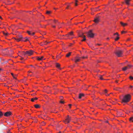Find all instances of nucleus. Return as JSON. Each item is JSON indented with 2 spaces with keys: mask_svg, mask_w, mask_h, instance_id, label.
I'll list each match as a JSON object with an SVG mask.
<instances>
[{
  "mask_svg": "<svg viewBox=\"0 0 133 133\" xmlns=\"http://www.w3.org/2000/svg\"><path fill=\"white\" fill-rule=\"evenodd\" d=\"M14 38L15 40H16L17 42H19L20 41H22V40H21L19 39L18 38Z\"/></svg>",
  "mask_w": 133,
  "mask_h": 133,
  "instance_id": "obj_24",
  "label": "nucleus"
},
{
  "mask_svg": "<svg viewBox=\"0 0 133 133\" xmlns=\"http://www.w3.org/2000/svg\"><path fill=\"white\" fill-rule=\"evenodd\" d=\"M3 34L5 36H7L8 35V33H5L4 32H3Z\"/></svg>",
  "mask_w": 133,
  "mask_h": 133,
  "instance_id": "obj_26",
  "label": "nucleus"
},
{
  "mask_svg": "<svg viewBox=\"0 0 133 133\" xmlns=\"http://www.w3.org/2000/svg\"><path fill=\"white\" fill-rule=\"evenodd\" d=\"M2 70V69L0 68V70Z\"/></svg>",
  "mask_w": 133,
  "mask_h": 133,
  "instance_id": "obj_55",
  "label": "nucleus"
},
{
  "mask_svg": "<svg viewBox=\"0 0 133 133\" xmlns=\"http://www.w3.org/2000/svg\"><path fill=\"white\" fill-rule=\"evenodd\" d=\"M69 6H68L66 8V9H68Z\"/></svg>",
  "mask_w": 133,
  "mask_h": 133,
  "instance_id": "obj_50",
  "label": "nucleus"
},
{
  "mask_svg": "<svg viewBox=\"0 0 133 133\" xmlns=\"http://www.w3.org/2000/svg\"><path fill=\"white\" fill-rule=\"evenodd\" d=\"M99 21V18L96 17L95 18L94 21L96 23H98Z\"/></svg>",
  "mask_w": 133,
  "mask_h": 133,
  "instance_id": "obj_11",
  "label": "nucleus"
},
{
  "mask_svg": "<svg viewBox=\"0 0 133 133\" xmlns=\"http://www.w3.org/2000/svg\"><path fill=\"white\" fill-rule=\"evenodd\" d=\"M98 77L100 79L102 80H104V79L102 78V76L99 75Z\"/></svg>",
  "mask_w": 133,
  "mask_h": 133,
  "instance_id": "obj_23",
  "label": "nucleus"
},
{
  "mask_svg": "<svg viewBox=\"0 0 133 133\" xmlns=\"http://www.w3.org/2000/svg\"><path fill=\"white\" fill-rule=\"evenodd\" d=\"M7 50L6 49H5L3 50V51H4L5 50Z\"/></svg>",
  "mask_w": 133,
  "mask_h": 133,
  "instance_id": "obj_49",
  "label": "nucleus"
},
{
  "mask_svg": "<svg viewBox=\"0 0 133 133\" xmlns=\"http://www.w3.org/2000/svg\"><path fill=\"white\" fill-rule=\"evenodd\" d=\"M34 106L36 108H40V106L38 104H35Z\"/></svg>",
  "mask_w": 133,
  "mask_h": 133,
  "instance_id": "obj_21",
  "label": "nucleus"
},
{
  "mask_svg": "<svg viewBox=\"0 0 133 133\" xmlns=\"http://www.w3.org/2000/svg\"><path fill=\"white\" fill-rule=\"evenodd\" d=\"M14 78V79H16V77L14 76H13Z\"/></svg>",
  "mask_w": 133,
  "mask_h": 133,
  "instance_id": "obj_45",
  "label": "nucleus"
},
{
  "mask_svg": "<svg viewBox=\"0 0 133 133\" xmlns=\"http://www.w3.org/2000/svg\"><path fill=\"white\" fill-rule=\"evenodd\" d=\"M131 107H132V108L133 109V105H131Z\"/></svg>",
  "mask_w": 133,
  "mask_h": 133,
  "instance_id": "obj_51",
  "label": "nucleus"
},
{
  "mask_svg": "<svg viewBox=\"0 0 133 133\" xmlns=\"http://www.w3.org/2000/svg\"><path fill=\"white\" fill-rule=\"evenodd\" d=\"M44 57L43 56H42L40 57H37V59L39 61H41L43 59Z\"/></svg>",
  "mask_w": 133,
  "mask_h": 133,
  "instance_id": "obj_12",
  "label": "nucleus"
},
{
  "mask_svg": "<svg viewBox=\"0 0 133 133\" xmlns=\"http://www.w3.org/2000/svg\"><path fill=\"white\" fill-rule=\"evenodd\" d=\"M52 26L53 28H55L56 27V26L55 25H52Z\"/></svg>",
  "mask_w": 133,
  "mask_h": 133,
  "instance_id": "obj_44",
  "label": "nucleus"
},
{
  "mask_svg": "<svg viewBox=\"0 0 133 133\" xmlns=\"http://www.w3.org/2000/svg\"><path fill=\"white\" fill-rule=\"evenodd\" d=\"M30 66H31L34 67L32 65H31Z\"/></svg>",
  "mask_w": 133,
  "mask_h": 133,
  "instance_id": "obj_61",
  "label": "nucleus"
},
{
  "mask_svg": "<svg viewBox=\"0 0 133 133\" xmlns=\"http://www.w3.org/2000/svg\"><path fill=\"white\" fill-rule=\"evenodd\" d=\"M71 52H69V53L66 54V57H69L71 55Z\"/></svg>",
  "mask_w": 133,
  "mask_h": 133,
  "instance_id": "obj_19",
  "label": "nucleus"
},
{
  "mask_svg": "<svg viewBox=\"0 0 133 133\" xmlns=\"http://www.w3.org/2000/svg\"><path fill=\"white\" fill-rule=\"evenodd\" d=\"M23 59V57H21V60H22V59Z\"/></svg>",
  "mask_w": 133,
  "mask_h": 133,
  "instance_id": "obj_52",
  "label": "nucleus"
},
{
  "mask_svg": "<svg viewBox=\"0 0 133 133\" xmlns=\"http://www.w3.org/2000/svg\"><path fill=\"white\" fill-rule=\"evenodd\" d=\"M11 112L10 111H8L4 114V116L6 117H8L11 115Z\"/></svg>",
  "mask_w": 133,
  "mask_h": 133,
  "instance_id": "obj_8",
  "label": "nucleus"
},
{
  "mask_svg": "<svg viewBox=\"0 0 133 133\" xmlns=\"http://www.w3.org/2000/svg\"><path fill=\"white\" fill-rule=\"evenodd\" d=\"M58 133H61V131H59V132Z\"/></svg>",
  "mask_w": 133,
  "mask_h": 133,
  "instance_id": "obj_57",
  "label": "nucleus"
},
{
  "mask_svg": "<svg viewBox=\"0 0 133 133\" xmlns=\"http://www.w3.org/2000/svg\"><path fill=\"white\" fill-rule=\"evenodd\" d=\"M8 53H10V52H9V51H8Z\"/></svg>",
  "mask_w": 133,
  "mask_h": 133,
  "instance_id": "obj_64",
  "label": "nucleus"
},
{
  "mask_svg": "<svg viewBox=\"0 0 133 133\" xmlns=\"http://www.w3.org/2000/svg\"><path fill=\"white\" fill-rule=\"evenodd\" d=\"M71 105H71V104H69V107H70H70H71Z\"/></svg>",
  "mask_w": 133,
  "mask_h": 133,
  "instance_id": "obj_47",
  "label": "nucleus"
},
{
  "mask_svg": "<svg viewBox=\"0 0 133 133\" xmlns=\"http://www.w3.org/2000/svg\"><path fill=\"white\" fill-rule=\"evenodd\" d=\"M126 4H129V2L130 0H124Z\"/></svg>",
  "mask_w": 133,
  "mask_h": 133,
  "instance_id": "obj_18",
  "label": "nucleus"
},
{
  "mask_svg": "<svg viewBox=\"0 0 133 133\" xmlns=\"http://www.w3.org/2000/svg\"><path fill=\"white\" fill-rule=\"evenodd\" d=\"M50 43V42H47V44H48V43Z\"/></svg>",
  "mask_w": 133,
  "mask_h": 133,
  "instance_id": "obj_53",
  "label": "nucleus"
},
{
  "mask_svg": "<svg viewBox=\"0 0 133 133\" xmlns=\"http://www.w3.org/2000/svg\"><path fill=\"white\" fill-rule=\"evenodd\" d=\"M126 103H123L124 104V105Z\"/></svg>",
  "mask_w": 133,
  "mask_h": 133,
  "instance_id": "obj_56",
  "label": "nucleus"
},
{
  "mask_svg": "<svg viewBox=\"0 0 133 133\" xmlns=\"http://www.w3.org/2000/svg\"><path fill=\"white\" fill-rule=\"evenodd\" d=\"M11 75H12L13 76H14V74L12 73H11Z\"/></svg>",
  "mask_w": 133,
  "mask_h": 133,
  "instance_id": "obj_46",
  "label": "nucleus"
},
{
  "mask_svg": "<svg viewBox=\"0 0 133 133\" xmlns=\"http://www.w3.org/2000/svg\"><path fill=\"white\" fill-rule=\"evenodd\" d=\"M116 82L117 83V81H116Z\"/></svg>",
  "mask_w": 133,
  "mask_h": 133,
  "instance_id": "obj_63",
  "label": "nucleus"
},
{
  "mask_svg": "<svg viewBox=\"0 0 133 133\" xmlns=\"http://www.w3.org/2000/svg\"><path fill=\"white\" fill-rule=\"evenodd\" d=\"M92 30H90L86 33L87 36L88 37L93 38L94 36V34L92 32Z\"/></svg>",
  "mask_w": 133,
  "mask_h": 133,
  "instance_id": "obj_2",
  "label": "nucleus"
},
{
  "mask_svg": "<svg viewBox=\"0 0 133 133\" xmlns=\"http://www.w3.org/2000/svg\"><path fill=\"white\" fill-rule=\"evenodd\" d=\"M114 89L115 90H118V88H116V89Z\"/></svg>",
  "mask_w": 133,
  "mask_h": 133,
  "instance_id": "obj_48",
  "label": "nucleus"
},
{
  "mask_svg": "<svg viewBox=\"0 0 133 133\" xmlns=\"http://www.w3.org/2000/svg\"><path fill=\"white\" fill-rule=\"evenodd\" d=\"M121 24L123 26H125L127 25V24L126 23H124L122 22H120Z\"/></svg>",
  "mask_w": 133,
  "mask_h": 133,
  "instance_id": "obj_17",
  "label": "nucleus"
},
{
  "mask_svg": "<svg viewBox=\"0 0 133 133\" xmlns=\"http://www.w3.org/2000/svg\"><path fill=\"white\" fill-rule=\"evenodd\" d=\"M21 54L22 55H26V51H22L21 52Z\"/></svg>",
  "mask_w": 133,
  "mask_h": 133,
  "instance_id": "obj_20",
  "label": "nucleus"
},
{
  "mask_svg": "<svg viewBox=\"0 0 133 133\" xmlns=\"http://www.w3.org/2000/svg\"><path fill=\"white\" fill-rule=\"evenodd\" d=\"M132 65H128V66H126L122 68V70L123 71H125L127 69L130 68L132 66Z\"/></svg>",
  "mask_w": 133,
  "mask_h": 133,
  "instance_id": "obj_5",
  "label": "nucleus"
},
{
  "mask_svg": "<svg viewBox=\"0 0 133 133\" xmlns=\"http://www.w3.org/2000/svg\"><path fill=\"white\" fill-rule=\"evenodd\" d=\"M132 88H133V86H131V85L130 86V89H131Z\"/></svg>",
  "mask_w": 133,
  "mask_h": 133,
  "instance_id": "obj_40",
  "label": "nucleus"
},
{
  "mask_svg": "<svg viewBox=\"0 0 133 133\" xmlns=\"http://www.w3.org/2000/svg\"><path fill=\"white\" fill-rule=\"evenodd\" d=\"M106 95V96H109V94Z\"/></svg>",
  "mask_w": 133,
  "mask_h": 133,
  "instance_id": "obj_62",
  "label": "nucleus"
},
{
  "mask_svg": "<svg viewBox=\"0 0 133 133\" xmlns=\"http://www.w3.org/2000/svg\"><path fill=\"white\" fill-rule=\"evenodd\" d=\"M119 37H117V38H116L115 39V41H117L119 39Z\"/></svg>",
  "mask_w": 133,
  "mask_h": 133,
  "instance_id": "obj_34",
  "label": "nucleus"
},
{
  "mask_svg": "<svg viewBox=\"0 0 133 133\" xmlns=\"http://www.w3.org/2000/svg\"><path fill=\"white\" fill-rule=\"evenodd\" d=\"M71 120V117H70L69 115H68L66 118L65 121L64 122L65 124H67L70 122V121Z\"/></svg>",
  "mask_w": 133,
  "mask_h": 133,
  "instance_id": "obj_4",
  "label": "nucleus"
},
{
  "mask_svg": "<svg viewBox=\"0 0 133 133\" xmlns=\"http://www.w3.org/2000/svg\"><path fill=\"white\" fill-rule=\"evenodd\" d=\"M104 92L105 93H106L107 92V90L106 89H105L104 90Z\"/></svg>",
  "mask_w": 133,
  "mask_h": 133,
  "instance_id": "obj_41",
  "label": "nucleus"
},
{
  "mask_svg": "<svg viewBox=\"0 0 133 133\" xmlns=\"http://www.w3.org/2000/svg\"><path fill=\"white\" fill-rule=\"evenodd\" d=\"M54 23H58V24H59V23L58 22L57 20L56 19H54Z\"/></svg>",
  "mask_w": 133,
  "mask_h": 133,
  "instance_id": "obj_25",
  "label": "nucleus"
},
{
  "mask_svg": "<svg viewBox=\"0 0 133 133\" xmlns=\"http://www.w3.org/2000/svg\"><path fill=\"white\" fill-rule=\"evenodd\" d=\"M123 51L122 50H117L115 52V54L118 57H120L123 54Z\"/></svg>",
  "mask_w": 133,
  "mask_h": 133,
  "instance_id": "obj_3",
  "label": "nucleus"
},
{
  "mask_svg": "<svg viewBox=\"0 0 133 133\" xmlns=\"http://www.w3.org/2000/svg\"><path fill=\"white\" fill-rule=\"evenodd\" d=\"M75 5L76 6H77V5L78 4L77 3V2L78 1L77 0H75Z\"/></svg>",
  "mask_w": 133,
  "mask_h": 133,
  "instance_id": "obj_31",
  "label": "nucleus"
},
{
  "mask_svg": "<svg viewBox=\"0 0 133 133\" xmlns=\"http://www.w3.org/2000/svg\"><path fill=\"white\" fill-rule=\"evenodd\" d=\"M34 98L35 100H36L38 99V98H37L36 97L35 98Z\"/></svg>",
  "mask_w": 133,
  "mask_h": 133,
  "instance_id": "obj_42",
  "label": "nucleus"
},
{
  "mask_svg": "<svg viewBox=\"0 0 133 133\" xmlns=\"http://www.w3.org/2000/svg\"><path fill=\"white\" fill-rule=\"evenodd\" d=\"M114 35H117V36H119V35L118 34V33L117 32H116V33H115L114 34Z\"/></svg>",
  "mask_w": 133,
  "mask_h": 133,
  "instance_id": "obj_37",
  "label": "nucleus"
},
{
  "mask_svg": "<svg viewBox=\"0 0 133 133\" xmlns=\"http://www.w3.org/2000/svg\"><path fill=\"white\" fill-rule=\"evenodd\" d=\"M131 99V96L129 94H127L123 96L121 102L122 103H127L129 102Z\"/></svg>",
  "mask_w": 133,
  "mask_h": 133,
  "instance_id": "obj_1",
  "label": "nucleus"
},
{
  "mask_svg": "<svg viewBox=\"0 0 133 133\" xmlns=\"http://www.w3.org/2000/svg\"><path fill=\"white\" fill-rule=\"evenodd\" d=\"M33 51L32 50H30L26 51V55H32L33 53Z\"/></svg>",
  "mask_w": 133,
  "mask_h": 133,
  "instance_id": "obj_7",
  "label": "nucleus"
},
{
  "mask_svg": "<svg viewBox=\"0 0 133 133\" xmlns=\"http://www.w3.org/2000/svg\"><path fill=\"white\" fill-rule=\"evenodd\" d=\"M81 58H83V59H84V58H87V57H85V56H83L82 57H81Z\"/></svg>",
  "mask_w": 133,
  "mask_h": 133,
  "instance_id": "obj_38",
  "label": "nucleus"
},
{
  "mask_svg": "<svg viewBox=\"0 0 133 133\" xmlns=\"http://www.w3.org/2000/svg\"><path fill=\"white\" fill-rule=\"evenodd\" d=\"M81 58L80 57L77 56L75 57L74 59V61L75 63H77L79 61L81 60Z\"/></svg>",
  "mask_w": 133,
  "mask_h": 133,
  "instance_id": "obj_6",
  "label": "nucleus"
},
{
  "mask_svg": "<svg viewBox=\"0 0 133 133\" xmlns=\"http://www.w3.org/2000/svg\"><path fill=\"white\" fill-rule=\"evenodd\" d=\"M28 40V38H27V37H25V38H23L22 41L25 42Z\"/></svg>",
  "mask_w": 133,
  "mask_h": 133,
  "instance_id": "obj_13",
  "label": "nucleus"
},
{
  "mask_svg": "<svg viewBox=\"0 0 133 133\" xmlns=\"http://www.w3.org/2000/svg\"><path fill=\"white\" fill-rule=\"evenodd\" d=\"M130 121L133 122V117H131L129 118Z\"/></svg>",
  "mask_w": 133,
  "mask_h": 133,
  "instance_id": "obj_27",
  "label": "nucleus"
},
{
  "mask_svg": "<svg viewBox=\"0 0 133 133\" xmlns=\"http://www.w3.org/2000/svg\"><path fill=\"white\" fill-rule=\"evenodd\" d=\"M84 94H79V98L81 99L82 97L84 96Z\"/></svg>",
  "mask_w": 133,
  "mask_h": 133,
  "instance_id": "obj_15",
  "label": "nucleus"
},
{
  "mask_svg": "<svg viewBox=\"0 0 133 133\" xmlns=\"http://www.w3.org/2000/svg\"><path fill=\"white\" fill-rule=\"evenodd\" d=\"M47 42H46V41H45V42L44 43H43V44H44V45H46V44H47Z\"/></svg>",
  "mask_w": 133,
  "mask_h": 133,
  "instance_id": "obj_36",
  "label": "nucleus"
},
{
  "mask_svg": "<svg viewBox=\"0 0 133 133\" xmlns=\"http://www.w3.org/2000/svg\"><path fill=\"white\" fill-rule=\"evenodd\" d=\"M126 33V32L123 31H122L121 32V33H122V34H123V33Z\"/></svg>",
  "mask_w": 133,
  "mask_h": 133,
  "instance_id": "obj_43",
  "label": "nucleus"
},
{
  "mask_svg": "<svg viewBox=\"0 0 133 133\" xmlns=\"http://www.w3.org/2000/svg\"><path fill=\"white\" fill-rule=\"evenodd\" d=\"M51 12V11H47L46 12V13L48 14H49Z\"/></svg>",
  "mask_w": 133,
  "mask_h": 133,
  "instance_id": "obj_32",
  "label": "nucleus"
},
{
  "mask_svg": "<svg viewBox=\"0 0 133 133\" xmlns=\"http://www.w3.org/2000/svg\"><path fill=\"white\" fill-rule=\"evenodd\" d=\"M69 35H70V36H72L74 35L73 32V31H71L70 32H69L68 33V34L66 35L65 36H67L68 37L69 39L70 38L69 37Z\"/></svg>",
  "mask_w": 133,
  "mask_h": 133,
  "instance_id": "obj_10",
  "label": "nucleus"
},
{
  "mask_svg": "<svg viewBox=\"0 0 133 133\" xmlns=\"http://www.w3.org/2000/svg\"><path fill=\"white\" fill-rule=\"evenodd\" d=\"M44 45V44H42L41 45H42H42Z\"/></svg>",
  "mask_w": 133,
  "mask_h": 133,
  "instance_id": "obj_60",
  "label": "nucleus"
},
{
  "mask_svg": "<svg viewBox=\"0 0 133 133\" xmlns=\"http://www.w3.org/2000/svg\"><path fill=\"white\" fill-rule=\"evenodd\" d=\"M3 115V114L2 112L0 111V117H1Z\"/></svg>",
  "mask_w": 133,
  "mask_h": 133,
  "instance_id": "obj_30",
  "label": "nucleus"
},
{
  "mask_svg": "<svg viewBox=\"0 0 133 133\" xmlns=\"http://www.w3.org/2000/svg\"><path fill=\"white\" fill-rule=\"evenodd\" d=\"M98 7L97 8L95 9H94L93 10H92V11H98L97 9H98Z\"/></svg>",
  "mask_w": 133,
  "mask_h": 133,
  "instance_id": "obj_28",
  "label": "nucleus"
},
{
  "mask_svg": "<svg viewBox=\"0 0 133 133\" xmlns=\"http://www.w3.org/2000/svg\"><path fill=\"white\" fill-rule=\"evenodd\" d=\"M18 38L19 39L21 40H22L23 39V37L21 35L19 36Z\"/></svg>",
  "mask_w": 133,
  "mask_h": 133,
  "instance_id": "obj_22",
  "label": "nucleus"
},
{
  "mask_svg": "<svg viewBox=\"0 0 133 133\" xmlns=\"http://www.w3.org/2000/svg\"><path fill=\"white\" fill-rule=\"evenodd\" d=\"M83 38V39L82 40V41H85L86 40V38H85V36H84Z\"/></svg>",
  "mask_w": 133,
  "mask_h": 133,
  "instance_id": "obj_29",
  "label": "nucleus"
},
{
  "mask_svg": "<svg viewBox=\"0 0 133 133\" xmlns=\"http://www.w3.org/2000/svg\"><path fill=\"white\" fill-rule=\"evenodd\" d=\"M60 102L62 103H64V101H61Z\"/></svg>",
  "mask_w": 133,
  "mask_h": 133,
  "instance_id": "obj_39",
  "label": "nucleus"
},
{
  "mask_svg": "<svg viewBox=\"0 0 133 133\" xmlns=\"http://www.w3.org/2000/svg\"><path fill=\"white\" fill-rule=\"evenodd\" d=\"M56 66L58 69H60V65L58 63H56Z\"/></svg>",
  "mask_w": 133,
  "mask_h": 133,
  "instance_id": "obj_16",
  "label": "nucleus"
},
{
  "mask_svg": "<svg viewBox=\"0 0 133 133\" xmlns=\"http://www.w3.org/2000/svg\"><path fill=\"white\" fill-rule=\"evenodd\" d=\"M27 32L30 35H34L35 34L34 32H32L31 31H27Z\"/></svg>",
  "mask_w": 133,
  "mask_h": 133,
  "instance_id": "obj_9",
  "label": "nucleus"
},
{
  "mask_svg": "<svg viewBox=\"0 0 133 133\" xmlns=\"http://www.w3.org/2000/svg\"><path fill=\"white\" fill-rule=\"evenodd\" d=\"M79 36L81 37H83L84 36H85L84 35V34L83 33H79Z\"/></svg>",
  "mask_w": 133,
  "mask_h": 133,
  "instance_id": "obj_14",
  "label": "nucleus"
},
{
  "mask_svg": "<svg viewBox=\"0 0 133 133\" xmlns=\"http://www.w3.org/2000/svg\"><path fill=\"white\" fill-rule=\"evenodd\" d=\"M62 98H63V97H61V99H62Z\"/></svg>",
  "mask_w": 133,
  "mask_h": 133,
  "instance_id": "obj_54",
  "label": "nucleus"
},
{
  "mask_svg": "<svg viewBox=\"0 0 133 133\" xmlns=\"http://www.w3.org/2000/svg\"><path fill=\"white\" fill-rule=\"evenodd\" d=\"M34 100H35V99H34V98H32L31 99V101L32 102H34Z\"/></svg>",
  "mask_w": 133,
  "mask_h": 133,
  "instance_id": "obj_35",
  "label": "nucleus"
},
{
  "mask_svg": "<svg viewBox=\"0 0 133 133\" xmlns=\"http://www.w3.org/2000/svg\"><path fill=\"white\" fill-rule=\"evenodd\" d=\"M0 18H1V19H2V18L1 17V16H0Z\"/></svg>",
  "mask_w": 133,
  "mask_h": 133,
  "instance_id": "obj_58",
  "label": "nucleus"
},
{
  "mask_svg": "<svg viewBox=\"0 0 133 133\" xmlns=\"http://www.w3.org/2000/svg\"><path fill=\"white\" fill-rule=\"evenodd\" d=\"M64 35H62V36H64Z\"/></svg>",
  "mask_w": 133,
  "mask_h": 133,
  "instance_id": "obj_59",
  "label": "nucleus"
},
{
  "mask_svg": "<svg viewBox=\"0 0 133 133\" xmlns=\"http://www.w3.org/2000/svg\"><path fill=\"white\" fill-rule=\"evenodd\" d=\"M129 78L131 80L133 79V77L131 76L129 77Z\"/></svg>",
  "mask_w": 133,
  "mask_h": 133,
  "instance_id": "obj_33",
  "label": "nucleus"
}]
</instances>
